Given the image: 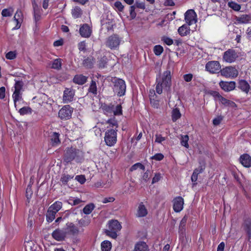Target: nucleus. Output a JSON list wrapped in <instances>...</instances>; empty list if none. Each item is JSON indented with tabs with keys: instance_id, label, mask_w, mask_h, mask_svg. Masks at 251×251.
<instances>
[{
	"instance_id": "obj_1",
	"label": "nucleus",
	"mask_w": 251,
	"mask_h": 251,
	"mask_svg": "<svg viewBox=\"0 0 251 251\" xmlns=\"http://www.w3.org/2000/svg\"><path fill=\"white\" fill-rule=\"evenodd\" d=\"M63 162L67 164H72L73 161L81 163L84 160V152L75 148H67L63 155Z\"/></svg>"
},
{
	"instance_id": "obj_2",
	"label": "nucleus",
	"mask_w": 251,
	"mask_h": 251,
	"mask_svg": "<svg viewBox=\"0 0 251 251\" xmlns=\"http://www.w3.org/2000/svg\"><path fill=\"white\" fill-rule=\"evenodd\" d=\"M172 85L171 72L167 70L163 72L160 78L156 79V92L158 94H161L163 89L168 90Z\"/></svg>"
},
{
	"instance_id": "obj_3",
	"label": "nucleus",
	"mask_w": 251,
	"mask_h": 251,
	"mask_svg": "<svg viewBox=\"0 0 251 251\" xmlns=\"http://www.w3.org/2000/svg\"><path fill=\"white\" fill-rule=\"evenodd\" d=\"M110 82L113 84V91L118 97H121L125 95L126 86L124 80L117 77H112Z\"/></svg>"
},
{
	"instance_id": "obj_4",
	"label": "nucleus",
	"mask_w": 251,
	"mask_h": 251,
	"mask_svg": "<svg viewBox=\"0 0 251 251\" xmlns=\"http://www.w3.org/2000/svg\"><path fill=\"white\" fill-rule=\"evenodd\" d=\"M121 228L122 226L118 220H111L108 222V229L105 230V233L113 239H116L117 237V232Z\"/></svg>"
},
{
	"instance_id": "obj_5",
	"label": "nucleus",
	"mask_w": 251,
	"mask_h": 251,
	"mask_svg": "<svg viewBox=\"0 0 251 251\" xmlns=\"http://www.w3.org/2000/svg\"><path fill=\"white\" fill-rule=\"evenodd\" d=\"M117 131L113 128L107 129L105 133L104 141L108 146H113L117 142Z\"/></svg>"
},
{
	"instance_id": "obj_6",
	"label": "nucleus",
	"mask_w": 251,
	"mask_h": 251,
	"mask_svg": "<svg viewBox=\"0 0 251 251\" xmlns=\"http://www.w3.org/2000/svg\"><path fill=\"white\" fill-rule=\"evenodd\" d=\"M238 57L239 54L235 50L229 49L224 52L223 60L226 62L231 63L234 62Z\"/></svg>"
},
{
	"instance_id": "obj_7",
	"label": "nucleus",
	"mask_w": 251,
	"mask_h": 251,
	"mask_svg": "<svg viewBox=\"0 0 251 251\" xmlns=\"http://www.w3.org/2000/svg\"><path fill=\"white\" fill-rule=\"evenodd\" d=\"M121 41V39L118 35L113 34L107 39L105 45L111 50H115L119 47Z\"/></svg>"
},
{
	"instance_id": "obj_8",
	"label": "nucleus",
	"mask_w": 251,
	"mask_h": 251,
	"mask_svg": "<svg viewBox=\"0 0 251 251\" xmlns=\"http://www.w3.org/2000/svg\"><path fill=\"white\" fill-rule=\"evenodd\" d=\"M73 112V108L69 105L63 106L58 112V117L62 120L70 119Z\"/></svg>"
},
{
	"instance_id": "obj_9",
	"label": "nucleus",
	"mask_w": 251,
	"mask_h": 251,
	"mask_svg": "<svg viewBox=\"0 0 251 251\" xmlns=\"http://www.w3.org/2000/svg\"><path fill=\"white\" fill-rule=\"evenodd\" d=\"M221 75L226 78H234L238 75V72L237 69L233 67L228 66L223 68L220 71Z\"/></svg>"
},
{
	"instance_id": "obj_10",
	"label": "nucleus",
	"mask_w": 251,
	"mask_h": 251,
	"mask_svg": "<svg viewBox=\"0 0 251 251\" xmlns=\"http://www.w3.org/2000/svg\"><path fill=\"white\" fill-rule=\"evenodd\" d=\"M221 66L219 61H211L208 62L205 65L206 70L211 74H217L220 72Z\"/></svg>"
},
{
	"instance_id": "obj_11",
	"label": "nucleus",
	"mask_w": 251,
	"mask_h": 251,
	"mask_svg": "<svg viewBox=\"0 0 251 251\" xmlns=\"http://www.w3.org/2000/svg\"><path fill=\"white\" fill-rule=\"evenodd\" d=\"M197 16L194 10L189 9L185 13V21L189 25H191L197 22Z\"/></svg>"
},
{
	"instance_id": "obj_12",
	"label": "nucleus",
	"mask_w": 251,
	"mask_h": 251,
	"mask_svg": "<svg viewBox=\"0 0 251 251\" xmlns=\"http://www.w3.org/2000/svg\"><path fill=\"white\" fill-rule=\"evenodd\" d=\"M173 210L176 213L180 212L183 208L184 199L181 196L175 197L173 200Z\"/></svg>"
},
{
	"instance_id": "obj_13",
	"label": "nucleus",
	"mask_w": 251,
	"mask_h": 251,
	"mask_svg": "<svg viewBox=\"0 0 251 251\" xmlns=\"http://www.w3.org/2000/svg\"><path fill=\"white\" fill-rule=\"evenodd\" d=\"M75 95V90L72 88H66L63 92V101L64 103H68L73 100Z\"/></svg>"
},
{
	"instance_id": "obj_14",
	"label": "nucleus",
	"mask_w": 251,
	"mask_h": 251,
	"mask_svg": "<svg viewBox=\"0 0 251 251\" xmlns=\"http://www.w3.org/2000/svg\"><path fill=\"white\" fill-rule=\"evenodd\" d=\"M221 88L225 92H230L235 89L236 82L234 81H221L219 83Z\"/></svg>"
},
{
	"instance_id": "obj_15",
	"label": "nucleus",
	"mask_w": 251,
	"mask_h": 251,
	"mask_svg": "<svg viewBox=\"0 0 251 251\" xmlns=\"http://www.w3.org/2000/svg\"><path fill=\"white\" fill-rule=\"evenodd\" d=\"M66 232L65 230L57 228L51 233L52 237L57 241H64L66 237Z\"/></svg>"
},
{
	"instance_id": "obj_16",
	"label": "nucleus",
	"mask_w": 251,
	"mask_h": 251,
	"mask_svg": "<svg viewBox=\"0 0 251 251\" xmlns=\"http://www.w3.org/2000/svg\"><path fill=\"white\" fill-rule=\"evenodd\" d=\"M237 88L242 92L248 94L251 90V86L248 82L243 79H239L237 82Z\"/></svg>"
},
{
	"instance_id": "obj_17",
	"label": "nucleus",
	"mask_w": 251,
	"mask_h": 251,
	"mask_svg": "<svg viewBox=\"0 0 251 251\" xmlns=\"http://www.w3.org/2000/svg\"><path fill=\"white\" fill-rule=\"evenodd\" d=\"M33 11V16L34 20L36 22L39 21L41 19L42 9L35 0L31 2Z\"/></svg>"
},
{
	"instance_id": "obj_18",
	"label": "nucleus",
	"mask_w": 251,
	"mask_h": 251,
	"mask_svg": "<svg viewBox=\"0 0 251 251\" xmlns=\"http://www.w3.org/2000/svg\"><path fill=\"white\" fill-rule=\"evenodd\" d=\"M243 229L248 236V241L251 242V218H246L243 224Z\"/></svg>"
},
{
	"instance_id": "obj_19",
	"label": "nucleus",
	"mask_w": 251,
	"mask_h": 251,
	"mask_svg": "<svg viewBox=\"0 0 251 251\" xmlns=\"http://www.w3.org/2000/svg\"><path fill=\"white\" fill-rule=\"evenodd\" d=\"M239 162L245 168L251 167V156L248 153H244L240 155Z\"/></svg>"
},
{
	"instance_id": "obj_20",
	"label": "nucleus",
	"mask_w": 251,
	"mask_h": 251,
	"mask_svg": "<svg viewBox=\"0 0 251 251\" xmlns=\"http://www.w3.org/2000/svg\"><path fill=\"white\" fill-rule=\"evenodd\" d=\"M148 213V210L143 202H141L138 206L136 213L135 214L136 217L142 218L146 217Z\"/></svg>"
},
{
	"instance_id": "obj_21",
	"label": "nucleus",
	"mask_w": 251,
	"mask_h": 251,
	"mask_svg": "<svg viewBox=\"0 0 251 251\" xmlns=\"http://www.w3.org/2000/svg\"><path fill=\"white\" fill-rule=\"evenodd\" d=\"M13 20L16 22V25L14 29H18L20 28L23 20V15L20 9H18L14 16Z\"/></svg>"
},
{
	"instance_id": "obj_22",
	"label": "nucleus",
	"mask_w": 251,
	"mask_h": 251,
	"mask_svg": "<svg viewBox=\"0 0 251 251\" xmlns=\"http://www.w3.org/2000/svg\"><path fill=\"white\" fill-rule=\"evenodd\" d=\"M92 30L88 24H83L79 28V33L82 37L88 38L91 36Z\"/></svg>"
},
{
	"instance_id": "obj_23",
	"label": "nucleus",
	"mask_w": 251,
	"mask_h": 251,
	"mask_svg": "<svg viewBox=\"0 0 251 251\" xmlns=\"http://www.w3.org/2000/svg\"><path fill=\"white\" fill-rule=\"evenodd\" d=\"M133 251H149V249L146 242L138 241L135 244Z\"/></svg>"
},
{
	"instance_id": "obj_24",
	"label": "nucleus",
	"mask_w": 251,
	"mask_h": 251,
	"mask_svg": "<svg viewBox=\"0 0 251 251\" xmlns=\"http://www.w3.org/2000/svg\"><path fill=\"white\" fill-rule=\"evenodd\" d=\"M88 77L83 75H76L74 76L73 81L74 83L78 85H83L87 81Z\"/></svg>"
},
{
	"instance_id": "obj_25",
	"label": "nucleus",
	"mask_w": 251,
	"mask_h": 251,
	"mask_svg": "<svg viewBox=\"0 0 251 251\" xmlns=\"http://www.w3.org/2000/svg\"><path fill=\"white\" fill-rule=\"evenodd\" d=\"M60 134L59 133L53 132L50 136V143L52 147H55L59 145L61 143L59 139Z\"/></svg>"
},
{
	"instance_id": "obj_26",
	"label": "nucleus",
	"mask_w": 251,
	"mask_h": 251,
	"mask_svg": "<svg viewBox=\"0 0 251 251\" xmlns=\"http://www.w3.org/2000/svg\"><path fill=\"white\" fill-rule=\"evenodd\" d=\"M189 26L188 24H184L180 26L177 30L178 34L182 37L189 35L191 31Z\"/></svg>"
},
{
	"instance_id": "obj_27",
	"label": "nucleus",
	"mask_w": 251,
	"mask_h": 251,
	"mask_svg": "<svg viewBox=\"0 0 251 251\" xmlns=\"http://www.w3.org/2000/svg\"><path fill=\"white\" fill-rule=\"evenodd\" d=\"M108 125L107 128V129L113 128L116 131H118V122L115 117L109 119L106 122Z\"/></svg>"
},
{
	"instance_id": "obj_28",
	"label": "nucleus",
	"mask_w": 251,
	"mask_h": 251,
	"mask_svg": "<svg viewBox=\"0 0 251 251\" xmlns=\"http://www.w3.org/2000/svg\"><path fill=\"white\" fill-rule=\"evenodd\" d=\"M236 20L238 23L247 24L251 21V15L248 14L241 15L236 17Z\"/></svg>"
},
{
	"instance_id": "obj_29",
	"label": "nucleus",
	"mask_w": 251,
	"mask_h": 251,
	"mask_svg": "<svg viewBox=\"0 0 251 251\" xmlns=\"http://www.w3.org/2000/svg\"><path fill=\"white\" fill-rule=\"evenodd\" d=\"M90 223L91 219L87 216H85L82 218L78 220V224L80 227L87 226L89 225Z\"/></svg>"
},
{
	"instance_id": "obj_30",
	"label": "nucleus",
	"mask_w": 251,
	"mask_h": 251,
	"mask_svg": "<svg viewBox=\"0 0 251 251\" xmlns=\"http://www.w3.org/2000/svg\"><path fill=\"white\" fill-rule=\"evenodd\" d=\"M68 229L70 234L73 235H77L79 232L78 227L72 223L68 226Z\"/></svg>"
},
{
	"instance_id": "obj_31",
	"label": "nucleus",
	"mask_w": 251,
	"mask_h": 251,
	"mask_svg": "<svg viewBox=\"0 0 251 251\" xmlns=\"http://www.w3.org/2000/svg\"><path fill=\"white\" fill-rule=\"evenodd\" d=\"M74 175L63 174L60 178V182L63 185H66L68 182L74 178Z\"/></svg>"
},
{
	"instance_id": "obj_32",
	"label": "nucleus",
	"mask_w": 251,
	"mask_h": 251,
	"mask_svg": "<svg viewBox=\"0 0 251 251\" xmlns=\"http://www.w3.org/2000/svg\"><path fill=\"white\" fill-rule=\"evenodd\" d=\"M187 221V217L185 216L181 219L178 228L179 233L183 234L185 231V226Z\"/></svg>"
},
{
	"instance_id": "obj_33",
	"label": "nucleus",
	"mask_w": 251,
	"mask_h": 251,
	"mask_svg": "<svg viewBox=\"0 0 251 251\" xmlns=\"http://www.w3.org/2000/svg\"><path fill=\"white\" fill-rule=\"evenodd\" d=\"M62 60L60 58H56L53 60L51 68L53 69L59 70L61 69Z\"/></svg>"
},
{
	"instance_id": "obj_34",
	"label": "nucleus",
	"mask_w": 251,
	"mask_h": 251,
	"mask_svg": "<svg viewBox=\"0 0 251 251\" xmlns=\"http://www.w3.org/2000/svg\"><path fill=\"white\" fill-rule=\"evenodd\" d=\"M181 114L178 108L173 109L172 112V120L174 122H176L181 117Z\"/></svg>"
},
{
	"instance_id": "obj_35",
	"label": "nucleus",
	"mask_w": 251,
	"mask_h": 251,
	"mask_svg": "<svg viewBox=\"0 0 251 251\" xmlns=\"http://www.w3.org/2000/svg\"><path fill=\"white\" fill-rule=\"evenodd\" d=\"M95 205L93 203L86 204L83 208V212L86 215L90 214L95 209Z\"/></svg>"
},
{
	"instance_id": "obj_36",
	"label": "nucleus",
	"mask_w": 251,
	"mask_h": 251,
	"mask_svg": "<svg viewBox=\"0 0 251 251\" xmlns=\"http://www.w3.org/2000/svg\"><path fill=\"white\" fill-rule=\"evenodd\" d=\"M83 65L86 68L91 69L93 67V58L92 57H88L82 62Z\"/></svg>"
},
{
	"instance_id": "obj_37",
	"label": "nucleus",
	"mask_w": 251,
	"mask_h": 251,
	"mask_svg": "<svg viewBox=\"0 0 251 251\" xmlns=\"http://www.w3.org/2000/svg\"><path fill=\"white\" fill-rule=\"evenodd\" d=\"M62 203L61 201H56L51 204L49 207V209L52 211H54V212H55L57 213V212H58L62 208Z\"/></svg>"
},
{
	"instance_id": "obj_38",
	"label": "nucleus",
	"mask_w": 251,
	"mask_h": 251,
	"mask_svg": "<svg viewBox=\"0 0 251 251\" xmlns=\"http://www.w3.org/2000/svg\"><path fill=\"white\" fill-rule=\"evenodd\" d=\"M56 213L48 208L46 214V220L48 223H51L55 218Z\"/></svg>"
},
{
	"instance_id": "obj_39",
	"label": "nucleus",
	"mask_w": 251,
	"mask_h": 251,
	"mask_svg": "<svg viewBox=\"0 0 251 251\" xmlns=\"http://www.w3.org/2000/svg\"><path fill=\"white\" fill-rule=\"evenodd\" d=\"M88 92L93 94L94 96L97 95V86L95 80H92L88 89Z\"/></svg>"
},
{
	"instance_id": "obj_40",
	"label": "nucleus",
	"mask_w": 251,
	"mask_h": 251,
	"mask_svg": "<svg viewBox=\"0 0 251 251\" xmlns=\"http://www.w3.org/2000/svg\"><path fill=\"white\" fill-rule=\"evenodd\" d=\"M111 247V243L108 240H105L101 243V251H110Z\"/></svg>"
},
{
	"instance_id": "obj_41",
	"label": "nucleus",
	"mask_w": 251,
	"mask_h": 251,
	"mask_svg": "<svg viewBox=\"0 0 251 251\" xmlns=\"http://www.w3.org/2000/svg\"><path fill=\"white\" fill-rule=\"evenodd\" d=\"M72 14L74 18L76 19L81 16L82 14V11L80 7L78 6H75L73 9H72Z\"/></svg>"
},
{
	"instance_id": "obj_42",
	"label": "nucleus",
	"mask_w": 251,
	"mask_h": 251,
	"mask_svg": "<svg viewBox=\"0 0 251 251\" xmlns=\"http://www.w3.org/2000/svg\"><path fill=\"white\" fill-rule=\"evenodd\" d=\"M227 5L235 11H240L241 8V5L233 1H229L227 3Z\"/></svg>"
},
{
	"instance_id": "obj_43",
	"label": "nucleus",
	"mask_w": 251,
	"mask_h": 251,
	"mask_svg": "<svg viewBox=\"0 0 251 251\" xmlns=\"http://www.w3.org/2000/svg\"><path fill=\"white\" fill-rule=\"evenodd\" d=\"M188 140L189 136L188 135H181L180 144L181 146L185 147L186 148H188L189 147Z\"/></svg>"
},
{
	"instance_id": "obj_44",
	"label": "nucleus",
	"mask_w": 251,
	"mask_h": 251,
	"mask_svg": "<svg viewBox=\"0 0 251 251\" xmlns=\"http://www.w3.org/2000/svg\"><path fill=\"white\" fill-rule=\"evenodd\" d=\"M219 100L222 104L225 106H233L234 105H236V104L234 102L228 100L226 99L225 98L223 97V96L221 97V98Z\"/></svg>"
},
{
	"instance_id": "obj_45",
	"label": "nucleus",
	"mask_w": 251,
	"mask_h": 251,
	"mask_svg": "<svg viewBox=\"0 0 251 251\" xmlns=\"http://www.w3.org/2000/svg\"><path fill=\"white\" fill-rule=\"evenodd\" d=\"M107 63V58L105 56H103L98 61V67L100 69H103L106 67Z\"/></svg>"
},
{
	"instance_id": "obj_46",
	"label": "nucleus",
	"mask_w": 251,
	"mask_h": 251,
	"mask_svg": "<svg viewBox=\"0 0 251 251\" xmlns=\"http://www.w3.org/2000/svg\"><path fill=\"white\" fill-rule=\"evenodd\" d=\"M140 169L143 171H145V167L144 165L140 162L136 163L134 165H132L131 167L129 169L130 172H133L134 171L138 169Z\"/></svg>"
},
{
	"instance_id": "obj_47",
	"label": "nucleus",
	"mask_w": 251,
	"mask_h": 251,
	"mask_svg": "<svg viewBox=\"0 0 251 251\" xmlns=\"http://www.w3.org/2000/svg\"><path fill=\"white\" fill-rule=\"evenodd\" d=\"M12 98L13 99L14 104H16L17 101H19L22 99L21 91L15 90L12 95Z\"/></svg>"
},
{
	"instance_id": "obj_48",
	"label": "nucleus",
	"mask_w": 251,
	"mask_h": 251,
	"mask_svg": "<svg viewBox=\"0 0 251 251\" xmlns=\"http://www.w3.org/2000/svg\"><path fill=\"white\" fill-rule=\"evenodd\" d=\"M13 10L12 8L3 9L1 11V15L4 17H11L13 15Z\"/></svg>"
},
{
	"instance_id": "obj_49",
	"label": "nucleus",
	"mask_w": 251,
	"mask_h": 251,
	"mask_svg": "<svg viewBox=\"0 0 251 251\" xmlns=\"http://www.w3.org/2000/svg\"><path fill=\"white\" fill-rule=\"evenodd\" d=\"M153 52L156 56L160 55L164 50L163 47L160 45H155L153 47Z\"/></svg>"
},
{
	"instance_id": "obj_50",
	"label": "nucleus",
	"mask_w": 251,
	"mask_h": 251,
	"mask_svg": "<svg viewBox=\"0 0 251 251\" xmlns=\"http://www.w3.org/2000/svg\"><path fill=\"white\" fill-rule=\"evenodd\" d=\"M33 195V191L32 190V186L30 184H29L25 191V196L28 201V202H29L30 199Z\"/></svg>"
},
{
	"instance_id": "obj_51",
	"label": "nucleus",
	"mask_w": 251,
	"mask_h": 251,
	"mask_svg": "<svg viewBox=\"0 0 251 251\" xmlns=\"http://www.w3.org/2000/svg\"><path fill=\"white\" fill-rule=\"evenodd\" d=\"M19 113L21 115H24L27 114H31L32 109L30 107L25 106L20 109L19 111Z\"/></svg>"
},
{
	"instance_id": "obj_52",
	"label": "nucleus",
	"mask_w": 251,
	"mask_h": 251,
	"mask_svg": "<svg viewBox=\"0 0 251 251\" xmlns=\"http://www.w3.org/2000/svg\"><path fill=\"white\" fill-rule=\"evenodd\" d=\"M161 41L168 46H171L174 44V41L172 38L165 35L161 37Z\"/></svg>"
},
{
	"instance_id": "obj_53",
	"label": "nucleus",
	"mask_w": 251,
	"mask_h": 251,
	"mask_svg": "<svg viewBox=\"0 0 251 251\" xmlns=\"http://www.w3.org/2000/svg\"><path fill=\"white\" fill-rule=\"evenodd\" d=\"M17 53L16 50L10 51L6 53L5 57L8 60H13L17 57Z\"/></svg>"
},
{
	"instance_id": "obj_54",
	"label": "nucleus",
	"mask_w": 251,
	"mask_h": 251,
	"mask_svg": "<svg viewBox=\"0 0 251 251\" xmlns=\"http://www.w3.org/2000/svg\"><path fill=\"white\" fill-rule=\"evenodd\" d=\"M155 143H157L160 144H163L162 142L166 140L167 137H163L160 134H156L155 135Z\"/></svg>"
},
{
	"instance_id": "obj_55",
	"label": "nucleus",
	"mask_w": 251,
	"mask_h": 251,
	"mask_svg": "<svg viewBox=\"0 0 251 251\" xmlns=\"http://www.w3.org/2000/svg\"><path fill=\"white\" fill-rule=\"evenodd\" d=\"M115 116H120L123 114L122 107L121 104L117 105L113 111Z\"/></svg>"
},
{
	"instance_id": "obj_56",
	"label": "nucleus",
	"mask_w": 251,
	"mask_h": 251,
	"mask_svg": "<svg viewBox=\"0 0 251 251\" xmlns=\"http://www.w3.org/2000/svg\"><path fill=\"white\" fill-rule=\"evenodd\" d=\"M150 103L152 107L155 108H158L159 106V100L157 98H151Z\"/></svg>"
},
{
	"instance_id": "obj_57",
	"label": "nucleus",
	"mask_w": 251,
	"mask_h": 251,
	"mask_svg": "<svg viewBox=\"0 0 251 251\" xmlns=\"http://www.w3.org/2000/svg\"><path fill=\"white\" fill-rule=\"evenodd\" d=\"M115 108V106L112 104H105L103 106V109L106 112L111 113L113 112V110Z\"/></svg>"
},
{
	"instance_id": "obj_58",
	"label": "nucleus",
	"mask_w": 251,
	"mask_h": 251,
	"mask_svg": "<svg viewBox=\"0 0 251 251\" xmlns=\"http://www.w3.org/2000/svg\"><path fill=\"white\" fill-rule=\"evenodd\" d=\"M24 86V82L22 80L16 81L14 85L15 90L21 91Z\"/></svg>"
},
{
	"instance_id": "obj_59",
	"label": "nucleus",
	"mask_w": 251,
	"mask_h": 251,
	"mask_svg": "<svg viewBox=\"0 0 251 251\" xmlns=\"http://www.w3.org/2000/svg\"><path fill=\"white\" fill-rule=\"evenodd\" d=\"M164 157V155L161 153H157L155 154L154 155L151 157V159L155 160L157 161H161Z\"/></svg>"
},
{
	"instance_id": "obj_60",
	"label": "nucleus",
	"mask_w": 251,
	"mask_h": 251,
	"mask_svg": "<svg viewBox=\"0 0 251 251\" xmlns=\"http://www.w3.org/2000/svg\"><path fill=\"white\" fill-rule=\"evenodd\" d=\"M75 179L79 182L81 184H84L86 179L84 175H77L75 176Z\"/></svg>"
},
{
	"instance_id": "obj_61",
	"label": "nucleus",
	"mask_w": 251,
	"mask_h": 251,
	"mask_svg": "<svg viewBox=\"0 0 251 251\" xmlns=\"http://www.w3.org/2000/svg\"><path fill=\"white\" fill-rule=\"evenodd\" d=\"M114 6L120 12H123L124 9V6L122 4L121 2L117 1L114 3Z\"/></svg>"
},
{
	"instance_id": "obj_62",
	"label": "nucleus",
	"mask_w": 251,
	"mask_h": 251,
	"mask_svg": "<svg viewBox=\"0 0 251 251\" xmlns=\"http://www.w3.org/2000/svg\"><path fill=\"white\" fill-rule=\"evenodd\" d=\"M86 45L85 41H81L78 44V48L80 51H86Z\"/></svg>"
},
{
	"instance_id": "obj_63",
	"label": "nucleus",
	"mask_w": 251,
	"mask_h": 251,
	"mask_svg": "<svg viewBox=\"0 0 251 251\" xmlns=\"http://www.w3.org/2000/svg\"><path fill=\"white\" fill-rule=\"evenodd\" d=\"M135 5H132L130 6L129 13L130 17L132 19H134L136 16V13L135 12Z\"/></svg>"
},
{
	"instance_id": "obj_64",
	"label": "nucleus",
	"mask_w": 251,
	"mask_h": 251,
	"mask_svg": "<svg viewBox=\"0 0 251 251\" xmlns=\"http://www.w3.org/2000/svg\"><path fill=\"white\" fill-rule=\"evenodd\" d=\"M183 78L186 82H189L192 80L193 75L191 73L185 74L183 75Z\"/></svg>"
}]
</instances>
